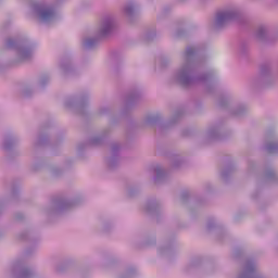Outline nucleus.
<instances>
[{
    "mask_svg": "<svg viewBox=\"0 0 278 278\" xmlns=\"http://www.w3.org/2000/svg\"><path fill=\"white\" fill-rule=\"evenodd\" d=\"M41 18L43 21H51V18H53V10H51V9H43L41 11Z\"/></svg>",
    "mask_w": 278,
    "mask_h": 278,
    "instance_id": "nucleus-1",
    "label": "nucleus"
},
{
    "mask_svg": "<svg viewBox=\"0 0 278 278\" xmlns=\"http://www.w3.org/2000/svg\"><path fill=\"white\" fill-rule=\"evenodd\" d=\"M229 16V13H219L218 15H217V21H225V20H227V17Z\"/></svg>",
    "mask_w": 278,
    "mask_h": 278,
    "instance_id": "nucleus-2",
    "label": "nucleus"
}]
</instances>
